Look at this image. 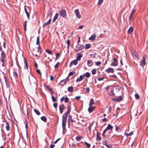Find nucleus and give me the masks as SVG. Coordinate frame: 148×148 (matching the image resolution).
<instances>
[{
	"instance_id": "f257e3e1",
	"label": "nucleus",
	"mask_w": 148,
	"mask_h": 148,
	"mask_svg": "<svg viewBox=\"0 0 148 148\" xmlns=\"http://www.w3.org/2000/svg\"><path fill=\"white\" fill-rule=\"evenodd\" d=\"M68 111L64 114L62 117V127L64 132L66 130V124L67 121V115L70 112L69 108H68Z\"/></svg>"
},
{
	"instance_id": "f03ea898",
	"label": "nucleus",
	"mask_w": 148,
	"mask_h": 148,
	"mask_svg": "<svg viewBox=\"0 0 148 148\" xmlns=\"http://www.w3.org/2000/svg\"><path fill=\"white\" fill-rule=\"evenodd\" d=\"M120 88H121L119 86L114 87L109 93L110 95L114 96L120 90Z\"/></svg>"
},
{
	"instance_id": "7ed1b4c3",
	"label": "nucleus",
	"mask_w": 148,
	"mask_h": 148,
	"mask_svg": "<svg viewBox=\"0 0 148 148\" xmlns=\"http://www.w3.org/2000/svg\"><path fill=\"white\" fill-rule=\"evenodd\" d=\"M0 60L3 63L4 62L6 61L5 55L3 51L2 52L1 57L0 58Z\"/></svg>"
},
{
	"instance_id": "20e7f679",
	"label": "nucleus",
	"mask_w": 148,
	"mask_h": 148,
	"mask_svg": "<svg viewBox=\"0 0 148 148\" xmlns=\"http://www.w3.org/2000/svg\"><path fill=\"white\" fill-rule=\"evenodd\" d=\"M113 127L111 125L108 124L107 127L104 130L103 132L102 135L103 136H105V134L106 132L108 130H111L113 129Z\"/></svg>"
},
{
	"instance_id": "39448f33",
	"label": "nucleus",
	"mask_w": 148,
	"mask_h": 148,
	"mask_svg": "<svg viewBox=\"0 0 148 148\" xmlns=\"http://www.w3.org/2000/svg\"><path fill=\"white\" fill-rule=\"evenodd\" d=\"M60 15L63 17H65L66 16V11L64 9H62L59 12Z\"/></svg>"
},
{
	"instance_id": "423d86ee",
	"label": "nucleus",
	"mask_w": 148,
	"mask_h": 148,
	"mask_svg": "<svg viewBox=\"0 0 148 148\" xmlns=\"http://www.w3.org/2000/svg\"><path fill=\"white\" fill-rule=\"evenodd\" d=\"M75 13L76 16L78 18L80 19L81 18V15L79 12V10L78 9H76L74 11Z\"/></svg>"
},
{
	"instance_id": "0eeeda50",
	"label": "nucleus",
	"mask_w": 148,
	"mask_h": 148,
	"mask_svg": "<svg viewBox=\"0 0 148 148\" xmlns=\"http://www.w3.org/2000/svg\"><path fill=\"white\" fill-rule=\"evenodd\" d=\"M117 64L118 61L115 58H114L113 59V62L112 63L111 65L113 66H116Z\"/></svg>"
},
{
	"instance_id": "6e6552de",
	"label": "nucleus",
	"mask_w": 148,
	"mask_h": 148,
	"mask_svg": "<svg viewBox=\"0 0 148 148\" xmlns=\"http://www.w3.org/2000/svg\"><path fill=\"white\" fill-rule=\"evenodd\" d=\"M22 66L25 69L26 68V69H28V65L27 62L26 61V60L25 59L24 60V62L22 64Z\"/></svg>"
},
{
	"instance_id": "1a4fd4ad",
	"label": "nucleus",
	"mask_w": 148,
	"mask_h": 148,
	"mask_svg": "<svg viewBox=\"0 0 148 148\" xmlns=\"http://www.w3.org/2000/svg\"><path fill=\"white\" fill-rule=\"evenodd\" d=\"M85 76V74H83V75H81L80 76L79 78H77L76 80V82H80L82 81L84 79V77Z\"/></svg>"
},
{
	"instance_id": "9d476101",
	"label": "nucleus",
	"mask_w": 148,
	"mask_h": 148,
	"mask_svg": "<svg viewBox=\"0 0 148 148\" xmlns=\"http://www.w3.org/2000/svg\"><path fill=\"white\" fill-rule=\"evenodd\" d=\"M77 56L76 60L77 61H80L81 58L83 56V55L82 53H77Z\"/></svg>"
},
{
	"instance_id": "9b49d317",
	"label": "nucleus",
	"mask_w": 148,
	"mask_h": 148,
	"mask_svg": "<svg viewBox=\"0 0 148 148\" xmlns=\"http://www.w3.org/2000/svg\"><path fill=\"white\" fill-rule=\"evenodd\" d=\"M77 60H73V61H72L70 64V66H71L73 65H76L77 64Z\"/></svg>"
},
{
	"instance_id": "f8f14e48",
	"label": "nucleus",
	"mask_w": 148,
	"mask_h": 148,
	"mask_svg": "<svg viewBox=\"0 0 148 148\" xmlns=\"http://www.w3.org/2000/svg\"><path fill=\"white\" fill-rule=\"evenodd\" d=\"M96 37V34H94L92 35L90 38H89V39L90 40L93 41L95 40Z\"/></svg>"
},
{
	"instance_id": "ddd939ff",
	"label": "nucleus",
	"mask_w": 148,
	"mask_h": 148,
	"mask_svg": "<svg viewBox=\"0 0 148 148\" xmlns=\"http://www.w3.org/2000/svg\"><path fill=\"white\" fill-rule=\"evenodd\" d=\"M146 64L145 58V57H143V59L140 62V64L142 66H143L145 65Z\"/></svg>"
},
{
	"instance_id": "4468645a",
	"label": "nucleus",
	"mask_w": 148,
	"mask_h": 148,
	"mask_svg": "<svg viewBox=\"0 0 148 148\" xmlns=\"http://www.w3.org/2000/svg\"><path fill=\"white\" fill-rule=\"evenodd\" d=\"M95 107L92 106H89L88 109V111L89 113H91L95 109Z\"/></svg>"
},
{
	"instance_id": "2eb2a0df",
	"label": "nucleus",
	"mask_w": 148,
	"mask_h": 148,
	"mask_svg": "<svg viewBox=\"0 0 148 148\" xmlns=\"http://www.w3.org/2000/svg\"><path fill=\"white\" fill-rule=\"evenodd\" d=\"M60 113H62L63 112V110L64 108V106L63 104L61 105L59 107Z\"/></svg>"
},
{
	"instance_id": "dca6fc26",
	"label": "nucleus",
	"mask_w": 148,
	"mask_h": 148,
	"mask_svg": "<svg viewBox=\"0 0 148 148\" xmlns=\"http://www.w3.org/2000/svg\"><path fill=\"white\" fill-rule=\"evenodd\" d=\"M132 55L134 59L136 60H138V55L137 53L134 52L132 54Z\"/></svg>"
},
{
	"instance_id": "f3484780",
	"label": "nucleus",
	"mask_w": 148,
	"mask_h": 148,
	"mask_svg": "<svg viewBox=\"0 0 148 148\" xmlns=\"http://www.w3.org/2000/svg\"><path fill=\"white\" fill-rule=\"evenodd\" d=\"M122 93V95L121 96H119L118 98L114 99L116 101H119L121 100L123 98V94Z\"/></svg>"
},
{
	"instance_id": "a211bd4d",
	"label": "nucleus",
	"mask_w": 148,
	"mask_h": 148,
	"mask_svg": "<svg viewBox=\"0 0 148 148\" xmlns=\"http://www.w3.org/2000/svg\"><path fill=\"white\" fill-rule=\"evenodd\" d=\"M106 72L109 73L110 72L113 73L114 72V69L113 68H109L106 70Z\"/></svg>"
},
{
	"instance_id": "6ab92c4d",
	"label": "nucleus",
	"mask_w": 148,
	"mask_h": 148,
	"mask_svg": "<svg viewBox=\"0 0 148 148\" xmlns=\"http://www.w3.org/2000/svg\"><path fill=\"white\" fill-rule=\"evenodd\" d=\"M51 18H50L49 20H48V21L47 22L44 23L43 24V27H46V26L49 25L50 24V23L51 22Z\"/></svg>"
},
{
	"instance_id": "aec40b11",
	"label": "nucleus",
	"mask_w": 148,
	"mask_h": 148,
	"mask_svg": "<svg viewBox=\"0 0 148 148\" xmlns=\"http://www.w3.org/2000/svg\"><path fill=\"white\" fill-rule=\"evenodd\" d=\"M5 122L6 123L5 128L6 129V130L7 131H8L10 129V126L9 124L7 121H5Z\"/></svg>"
},
{
	"instance_id": "412c9836",
	"label": "nucleus",
	"mask_w": 148,
	"mask_h": 148,
	"mask_svg": "<svg viewBox=\"0 0 148 148\" xmlns=\"http://www.w3.org/2000/svg\"><path fill=\"white\" fill-rule=\"evenodd\" d=\"M58 16L59 14L58 13H57L54 16L53 20V22H54L57 19L58 17Z\"/></svg>"
},
{
	"instance_id": "4be33fe9",
	"label": "nucleus",
	"mask_w": 148,
	"mask_h": 148,
	"mask_svg": "<svg viewBox=\"0 0 148 148\" xmlns=\"http://www.w3.org/2000/svg\"><path fill=\"white\" fill-rule=\"evenodd\" d=\"M87 65L89 66H90L92 65L93 62L91 60H88L87 62Z\"/></svg>"
},
{
	"instance_id": "5701e85b",
	"label": "nucleus",
	"mask_w": 148,
	"mask_h": 148,
	"mask_svg": "<svg viewBox=\"0 0 148 148\" xmlns=\"http://www.w3.org/2000/svg\"><path fill=\"white\" fill-rule=\"evenodd\" d=\"M133 27H130L129 29H128V33L129 34H130L133 31Z\"/></svg>"
},
{
	"instance_id": "b1692460",
	"label": "nucleus",
	"mask_w": 148,
	"mask_h": 148,
	"mask_svg": "<svg viewBox=\"0 0 148 148\" xmlns=\"http://www.w3.org/2000/svg\"><path fill=\"white\" fill-rule=\"evenodd\" d=\"M77 46V47L78 48V50H81L84 48V46L83 45H80L79 46V45H78Z\"/></svg>"
},
{
	"instance_id": "393cba45",
	"label": "nucleus",
	"mask_w": 148,
	"mask_h": 148,
	"mask_svg": "<svg viewBox=\"0 0 148 148\" xmlns=\"http://www.w3.org/2000/svg\"><path fill=\"white\" fill-rule=\"evenodd\" d=\"M94 100H93V99H92V98L90 100V101L89 102V106H92V105L94 104Z\"/></svg>"
},
{
	"instance_id": "a878e982",
	"label": "nucleus",
	"mask_w": 148,
	"mask_h": 148,
	"mask_svg": "<svg viewBox=\"0 0 148 148\" xmlns=\"http://www.w3.org/2000/svg\"><path fill=\"white\" fill-rule=\"evenodd\" d=\"M12 75L13 77L15 78H17L18 76V75L17 73L14 71H13Z\"/></svg>"
},
{
	"instance_id": "bb28decb",
	"label": "nucleus",
	"mask_w": 148,
	"mask_h": 148,
	"mask_svg": "<svg viewBox=\"0 0 148 148\" xmlns=\"http://www.w3.org/2000/svg\"><path fill=\"white\" fill-rule=\"evenodd\" d=\"M73 88L72 86L69 87L68 88V90L70 92H72L73 91Z\"/></svg>"
},
{
	"instance_id": "cd10ccee",
	"label": "nucleus",
	"mask_w": 148,
	"mask_h": 148,
	"mask_svg": "<svg viewBox=\"0 0 148 148\" xmlns=\"http://www.w3.org/2000/svg\"><path fill=\"white\" fill-rule=\"evenodd\" d=\"M41 119L44 122H46L47 121V118L45 116H42L41 117Z\"/></svg>"
},
{
	"instance_id": "c85d7f7f",
	"label": "nucleus",
	"mask_w": 148,
	"mask_h": 148,
	"mask_svg": "<svg viewBox=\"0 0 148 148\" xmlns=\"http://www.w3.org/2000/svg\"><path fill=\"white\" fill-rule=\"evenodd\" d=\"M90 44H86L85 46V48L86 49H88L90 47Z\"/></svg>"
},
{
	"instance_id": "c756f323",
	"label": "nucleus",
	"mask_w": 148,
	"mask_h": 148,
	"mask_svg": "<svg viewBox=\"0 0 148 148\" xmlns=\"http://www.w3.org/2000/svg\"><path fill=\"white\" fill-rule=\"evenodd\" d=\"M101 138H100V136L98 135V133L97 132V137L96 138V140H97L99 141L101 140Z\"/></svg>"
},
{
	"instance_id": "7c9ffc66",
	"label": "nucleus",
	"mask_w": 148,
	"mask_h": 148,
	"mask_svg": "<svg viewBox=\"0 0 148 148\" xmlns=\"http://www.w3.org/2000/svg\"><path fill=\"white\" fill-rule=\"evenodd\" d=\"M85 75L87 78H88L90 77V74L88 72H87L85 74Z\"/></svg>"
},
{
	"instance_id": "2f4dec72",
	"label": "nucleus",
	"mask_w": 148,
	"mask_h": 148,
	"mask_svg": "<svg viewBox=\"0 0 148 148\" xmlns=\"http://www.w3.org/2000/svg\"><path fill=\"white\" fill-rule=\"evenodd\" d=\"M27 23V21H25V23L24 24V30H25V31L26 30Z\"/></svg>"
},
{
	"instance_id": "473e14b6",
	"label": "nucleus",
	"mask_w": 148,
	"mask_h": 148,
	"mask_svg": "<svg viewBox=\"0 0 148 148\" xmlns=\"http://www.w3.org/2000/svg\"><path fill=\"white\" fill-rule=\"evenodd\" d=\"M103 0H99L98 2V5H100L103 3Z\"/></svg>"
},
{
	"instance_id": "72a5a7b5",
	"label": "nucleus",
	"mask_w": 148,
	"mask_h": 148,
	"mask_svg": "<svg viewBox=\"0 0 148 148\" xmlns=\"http://www.w3.org/2000/svg\"><path fill=\"white\" fill-rule=\"evenodd\" d=\"M92 74L94 75L96 73V69H93L92 71Z\"/></svg>"
},
{
	"instance_id": "f704fd0d",
	"label": "nucleus",
	"mask_w": 148,
	"mask_h": 148,
	"mask_svg": "<svg viewBox=\"0 0 148 148\" xmlns=\"http://www.w3.org/2000/svg\"><path fill=\"white\" fill-rule=\"evenodd\" d=\"M73 120L71 119V116H69L68 119V123H69L70 122H73Z\"/></svg>"
},
{
	"instance_id": "c9c22d12",
	"label": "nucleus",
	"mask_w": 148,
	"mask_h": 148,
	"mask_svg": "<svg viewBox=\"0 0 148 148\" xmlns=\"http://www.w3.org/2000/svg\"><path fill=\"white\" fill-rule=\"evenodd\" d=\"M103 144L105 145L106 146L108 144V143L106 140H104L103 141Z\"/></svg>"
},
{
	"instance_id": "e433bc0d",
	"label": "nucleus",
	"mask_w": 148,
	"mask_h": 148,
	"mask_svg": "<svg viewBox=\"0 0 148 148\" xmlns=\"http://www.w3.org/2000/svg\"><path fill=\"white\" fill-rule=\"evenodd\" d=\"M67 43L68 45L67 48L68 49H69V46L70 45V41L69 40H68L67 41Z\"/></svg>"
},
{
	"instance_id": "4c0bfd02",
	"label": "nucleus",
	"mask_w": 148,
	"mask_h": 148,
	"mask_svg": "<svg viewBox=\"0 0 148 148\" xmlns=\"http://www.w3.org/2000/svg\"><path fill=\"white\" fill-rule=\"evenodd\" d=\"M34 111L38 115H39L40 114V112L37 110H34Z\"/></svg>"
},
{
	"instance_id": "58836bf2",
	"label": "nucleus",
	"mask_w": 148,
	"mask_h": 148,
	"mask_svg": "<svg viewBox=\"0 0 148 148\" xmlns=\"http://www.w3.org/2000/svg\"><path fill=\"white\" fill-rule=\"evenodd\" d=\"M69 80V79H68L67 78H66V79L65 80H62L61 81V83H62V82H64V83L65 84L66 83V82H67Z\"/></svg>"
},
{
	"instance_id": "ea45409f",
	"label": "nucleus",
	"mask_w": 148,
	"mask_h": 148,
	"mask_svg": "<svg viewBox=\"0 0 148 148\" xmlns=\"http://www.w3.org/2000/svg\"><path fill=\"white\" fill-rule=\"evenodd\" d=\"M106 146L108 148H112V145L109 143Z\"/></svg>"
},
{
	"instance_id": "a19ab883",
	"label": "nucleus",
	"mask_w": 148,
	"mask_h": 148,
	"mask_svg": "<svg viewBox=\"0 0 148 148\" xmlns=\"http://www.w3.org/2000/svg\"><path fill=\"white\" fill-rule=\"evenodd\" d=\"M85 143L88 147H90V144L86 142H85Z\"/></svg>"
},
{
	"instance_id": "79ce46f5",
	"label": "nucleus",
	"mask_w": 148,
	"mask_h": 148,
	"mask_svg": "<svg viewBox=\"0 0 148 148\" xmlns=\"http://www.w3.org/2000/svg\"><path fill=\"white\" fill-rule=\"evenodd\" d=\"M52 98L53 102L55 101L56 100V98L53 96H52Z\"/></svg>"
},
{
	"instance_id": "37998d69",
	"label": "nucleus",
	"mask_w": 148,
	"mask_h": 148,
	"mask_svg": "<svg viewBox=\"0 0 148 148\" xmlns=\"http://www.w3.org/2000/svg\"><path fill=\"white\" fill-rule=\"evenodd\" d=\"M39 38L38 37H37V40H36V44L37 45H38L39 44Z\"/></svg>"
},
{
	"instance_id": "c03bdc74",
	"label": "nucleus",
	"mask_w": 148,
	"mask_h": 148,
	"mask_svg": "<svg viewBox=\"0 0 148 148\" xmlns=\"http://www.w3.org/2000/svg\"><path fill=\"white\" fill-rule=\"evenodd\" d=\"M60 64V63L59 62H58L57 64L55 65L54 67L55 68H57L58 66Z\"/></svg>"
},
{
	"instance_id": "a18cd8bd",
	"label": "nucleus",
	"mask_w": 148,
	"mask_h": 148,
	"mask_svg": "<svg viewBox=\"0 0 148 148\" xmlns=\"http://www.w3.org/2000/svg\"><path fill=\"white\" fill-rule=\"evenodd\" d=\"M135 98L136 99H138L139 98V95L137 94H136L135 95Z\"/></svg>"
},
{
	"instance_id": "49530a36",
	"label": "nucleus",
	"mask_w": 148,
	"mask_h": 148,
	"mask_svg": "<svg viewBox=\"0 0 148 148\" xmlns=\"http://www.w3.org/2000/svg\"><path fill=\"white\" fill-rule=\"evenodd\" d=\"M81 137L79 136L77 137L76 138V139L77 141H79L80 140Z\"/></svg>"
},
{
	"instance_id": "de8ad7c7",
	"label": "nucleus",
	"mask_w": 148,
	"mask_h": 148,
	"mask_svg": "<svg viewBox=\"0 0 148 148\" xmlns=\"http://www.w3.org/2000/svg\"><path fill=\"white\" fill-rule=\"evenodd\" d=\"M104 78V77H100L98 78V80L99 81H101L103 80V79Z\"/></svg>"
},
{
	"instance_id": "09e8293b",
	"label": "nucleus",
	"mask_w": 148,
	"mask_h": 148,
	"mask_svg": "<svg viewBox=\"0 0 148 148\" xmlns=\"http://www.w3.org/2000/svg\"><path fill=\"white\" fill-rule=\"evenodd\" d=\"M101 64V62H96L95 64L97 66H99Z\"/></svg>"
},
{
	"instance_id": "8fccbe9b",
	"label": "nucleus",
	"mask_w": 148,
	"mask_h": 148,
	"mask_svg": "<svg viewBox=\"0 0 148 148\" xmlns=\"http://www.w3.org/2000/svg\"><path fill=\"white\" fill-rule=\"evenodd\" d=\"M46 51L49 54H51V51H50L48 49H46Z\"/></svg>"
},
{
	"instance_id": "3c124183",
	"label": "nucleus",
	"mask_w": 148,
	"mask_h": 148,
	"mask_svg": "<svg viewBox=\"0 0 148 148\" xmlns=\"http://www.w3.org/2000/svg\"><path fill=\"white\" fill-rule=\"evenodd\" d=\"M69 101V98L67 97H66L65 99V102H68Z\"/></svg>"
},
{
	"instance_id": "603ef678",
	"label": "nucleus",
	"mask_w": 148,
	"mask_h": 148,
	"mask_svg": "<svg viewBox=\"0 0 148 148\" xmlns=\"http://www.w3.org/2000/svg\"><path fill=\"white\" fill-rule=\"evenodd\" d=\"M74 72H71L69 74V76H71L72 75H73L74 74Z\"/></svg>"
},
{
	"instance_id": "864d4df0",
	"label": "nucleus",
	"mask_w": 148,
	"mask_h": 148,
	"mask_svg": "<svg viewBox=\"0 0 148 148\" xmlns=\"http://www.w3.org/2000/svg\"><path fill=\"white\" fill-rule=\"evenodd\" d=\"M133 14H132L131 13L130 16V18H129V19L130 20H132V17H133Z\"/></svg>"
},
{
	"instance_id": "5fc2aeb1",
	"label": "nucleus",
	"mask_w": 148,
	"mask_h": 148,
	"mask_svg": "<svg viewBox=\"0 0 148 148\" xmlns=\"http://www.w3.org/2000/svg\"><path fill=\"white\" fill-rule=\"evenodd\" d=\"M25 13L27 15V16L28 19H29V14L28 12H26Z\"/></svg>"
},
{
	"instance_id": "6e6d98bb",
	"label": "nucleus",
	"mask_w": 148,
	"mask_h": 148,
	"mask_svg": "<svg viewBox=\"0 0 148 148\" xmlns=\"http://www.w3.org/2000/svg\"><path fill=\"white\" fill-rule=\"evenodd\" d=\"M57 106V103H55L53 104V106L56 108Z\"/></svg>"
},
{
	"instance_id": "4d7b16f0",
	"label": "nucleus",
	"mask_w": 148,
	"mask_h": 148,
	"mask_svg": "<svg viewBox=\"0 0 148 148\" xmlns=\"http://www.w3.org/2000/svg\"><path fill=\"white\" fill-rule=\"evenodd\" d=\"M46 88L50 91L51 92V91L52 89L51 88L49 87V86H47Z\"/></svg>"
},
{
	"instance_id": "13d9d810",
	"label": "nucleus",
	"mask_w": 148,
	"mask_h": 148,
	"mask_svg": "<svg viewBox=\"0 0 148 148\" xmlns=\"http://www.w3.org/2000/svg\"><path fill=\"white\" fill-rule=\"evenodd\" d=\"M36 71L39 74H41V72L38 69H37L36 70Z\"/></svg>"
},
{
	"instance_id": "bf43d9fd",
	"label": "nucleus",
	"mask_w": 148,
	"mask_h": 148,
	"mask_svg": "<svg viewBox=\"0 0 148 148\" xmlns=\"http://www.w3.org/2000/svg\"><path fill=\"white\" fill-rule=\"evenodd\" d=\"M55 146V145L51 144L50 146V148H53Z\"/></svg>"
},
{
	"instance_id": "052dcab7",
	"label": "nucleus",
	"mask_w": 148,
	"mask_h": 148,
	"mask_svg": "<svg viewBox=\"0 0 148 148\" xmlns=\"http://www.w3.org/2000/svg\"><path fill=\"white\" fill-rule=\"evenodd\" d=\"M90 89H89V88H86V91L87 92H88L90 91Z\"/></svg>"
},
{
	"instance_id": "680f3d73",
	"label": "nucleus",
	"mask_w": 148,
	"mask_h": 148,
	"mask_svg": "<svg viewBox=\"0 0 148 148\" xmlns=\"http://www.w3.org/2000/svg\"><path fill=\"white\" fill-rule=\"evenodd\" d=\"M84 26L83 25H81L78 27L79 29H82L84 27Z\"/></svg>"
},
{
	"instance_id": "e2e57ef3",
	"label": "nucleus",
	"mask_w": 148,
	"mask_h": 148,
	"mask_svg": "<svg viewBox=\"0 0 148 148\" xmlns=\"http://www.w3.org/2000/svg\"><path fill=\"white\" fill-rule=\"evenodd\" d=\"M60 56V54L59 53H57L56 54V59L57 60L58 59V57Z\"/></svg>"
},
{
	"instance_id": "0e129e2a",
	"label": "nucleus",
	"mask_w": 148,
	"mask_h": 148,
	"mask_svg": "<svg viewBox=\"0 0 148 148\" xmlns=\"http://www.w3.org/2000/svg\"><path fill=\"white\" fill-rule=\"evenodd\" d=\"M80 96H76L75 97V99L77 100H79L80 99Z\"/></svg>"
},
{
	"instance_id": "69168bd1",
	"label": "nucleus",
	"mask_w": 148,
	"mask_h": 148,
	"mask_svg": "<svg viewBox=\"0 0 148 148\" xmlns=\"http://www.w3.org/2000/svg\"><path fill=\"white\" fill-rule=\"evenodd\" d=\"M60 138H59L57 140H56L54 142V143L55 144H56L60 140Z\"/></svg>"
},
{
	"instance_id": "338daca9",
	"label": "nucleus",
	"mask_w": 148,
	"mask_h": 148,
	"mask_svg": "<svg viewBox=\"0 0 148 148\" xmlns=\"http://www.w3.org/2000/svg\"><path fill=\"white\" fill-rule=\"evenodd\" d=\"M133 134V132H131L129 134L130 136H131Z\"/></svg>"
},
{
	"instance_id": "774afa93",
	"label": "nucleus",
	"mask_w": 148,
	"mask_h": 148,
	"mask_svg": "<svg viewBox=\"0 0 148 148\" xmlns=\"http://www.w3.org/2000/svg\"><path fill=\"white\" fill-rule=\"evenodd\" d=\"M53 77L51 75L50 76V79L51 81L53 80Z\"/></svg>"
}]
</instances>
